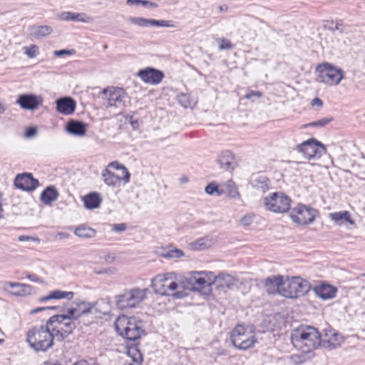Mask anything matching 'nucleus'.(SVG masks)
I'll return each instance as SVG.
<instances>
[{"label":"nucleus","mask_w":365,"mask_h":365,"mask_svg":"<svg viewBox=\"0 0 365 365\" xmlns=\"http://www.w3.org/2000/svg\"><path fill=\"white\" fill-rule=\"evenodd\" d=\"M100 97L103 101V106L106 108L115 107L123 110L125 107L127 95L123 88L115 87L104 88L101 92Z\"/></svg>","instance_id":"8"},{"label":"nucleus","mask_w":365,"mask_h":365,"mask_svg":"<svg viewBox=\"0 0 365 365\" xmlns=\"http://www.w3.org/2000/svg\"><path fill=\"white\" fill-rule=\"evenodd\" d=\"M182 283L187 289L207 295L211 292L213 282L205 272H191L184 277Z\"/></svg>","instance_id":"4"},{"label":"nucleus","mask_w":365,"mask_h":365,"mask_svg":"<svg viewBox=\"0 0 365 365\" xmlns=\"http://www.w3.org/2000/svg\"><path fill=\"white\" fill-rule=\"evenodd\" d=\"M262 96V93L259 91H250L245 96V98L251 99L252 101H254V98H260Z\"/></svg>","instance_id":"49"},{"label":"nucleus","mask_w":365,"mask_h":365,"mask_svg":"<svg viewBox=\"0 0 365 365\" xmlns=\"http://www.w3.org/2000/svg\"><path fill=\"white\" fill-rule=\"evenodd\" d=\"M337 289L329 284H322L316 289V294L322 299H332L336 296Z\"/></svg>","instance_id":"30"},{"label":"nucleus","mask_w":365,"mask_h":365,"mask_svg":"<svg viewBox=\"0 0 365 365\" xmlns=\"http://www.w3.org/2000/svg\"><path fill=\"white\" fill-rule=\"evenodd\" d=\"M228 9V7L225 5H222V6H219V10L220 11H227Z\"/></svg>","instance_id":"62"},{"label":"nucleus","mask_w":365,"mask_h":365,"mask_svg":"<svg viewBox=\"0 0 365 365\" xmlns=\"http://www.w3.org/2000/svg\"><path fill=\"white\" fill-rule=\"evenodd\" d=\"M115 327L120 336L130 341L138 339L145 332L143 322L136 317H119L115 323Z\"/></svg>","instance_id":"3"},{"label":"nucleus","mask_w":365,"mask_h":365,"mask_svg":"<svg viewBox=\"0 0 365 365\" xmlns=\"http://www.w3.org/2000/svg\"><path fill=\"white\" fill-rule=\"evenodd\" d=\"M43 103V98L34 93H24L19 95L16 103L21 108L25 110H34L38 108Z\"/></svg>","instance_id":"16"},{"label":"nucleus","mask_w":365,"mask_h":365,"mask_svg":"<svg viewBox=\"0 0 365 365\" xmlns=\"http://www.w3.org/2000/svg\"><path fill=\"white\" fill-rule=\"evenodd\" d=\"M309 289L308 281L295 277L283 281L280 294L287 298H298L307 294Z\"/></svg>","instance_id":"7"},{"label":"nucleus","mask_w":365,"mask_h":365,"mask_svg":"<svg viewBox=\"0 0 365 365\" xmlns=\"http://www.w3.org/2000/svg\"><path fill=\"white\" fill-rule=\"evenodd\" d=\"M172 273H167L162 276L158 275L153 278L151 281V287L154 289L156 293L162 295H170L169 291H174L178 288V283L173 281H170V276Z\"/></svg>","instance_id":"14"},{"label":"nucleus","mask_w":365,"mask_h":365,"mask_svg":"<svg viewBox=\"0 0 365 365\" xmlns=\"http://www.w3.org/2000/svg\"><path fill=\"white\" fill-rule=\"evenodd\" d=\"M68 133L74 135H83L86 132V124L78 120H71L66 125Z\"/></svg>","instance_id":"28"},{"label":"nucleus","mask_w":365,"mask_h":365,"mask_svg":"<svg viewBox=\"0 0 365 365\" xmlns=\"http://www.w3.org/2000/svg\"><path fill=\"white\" fill-rule=\"evenodd\" d=\"M297 150L303 153L307 160H312L320 158L326 153V148L315 138H311L298 145Z\"/></svg>","instance_id":"12"},{"label":"nucleus","mask_w":365,"mask_h":365,"mask_svg":"<svg viewBox=\"0 0 365 365\" xmlns=\"http://www.w3.org/2000/svg\"><path fill=\"white\" fill-rule=\"evenodd\" d=\"M37 130L35 127L29 128L25 132V136L26 138H31L36 134Z\"/></svg>","instance_id":"52"},{"label":"nucleus","mask_w":365,"mask_h":365,"mask_svg":"<svg viewBox=\"0 0 365 365\" xmlns=\"http://www.w3.org/2000/svg\"><path fill=\"white\" fill-rule=\"evenodd\" d=\"M79 309V312L82 317L88 316L89 314H94L97 312L96 305L98 302L91 303L86 301H79L73 302Z\"/></svg>","instance_id":"32"},{"label":"nucleus","mask_w":365,"mask_h":365,"mask_svg":"<svg viewBox=\"0 0 365 365\" xmlns=\"http://www.w3.org/2000/svg\"><path fill=\"white\" fill-rule=\"evenodd\" d=\"M292 200L282 192H275L264 199L267 210L278 213H284L290 209Z\"/></svg>","instance_id":"10"},{"label":"nucleus","mask_w":365,"mask_h":365,"mask_svg":"<svg viewBox=\"0 0 365 365\" xmlns=\"http://www.w3.org/2000/svg\"><path fill=\"white\" fill-rule=\"evenodd\" d=\"M138 76L146 83L156 85L162 81L164 73L156 68L147 67L140 70L138 72Z\"/></svg>","instance_id":"17"},{"label":"nucleus","mask_w":365,"mask_h":365,"mask_svg":"<svg viewBox=\"0 0 365 365\" xmlns=\"http://www.w3.org/2000/svg\"><path fill=\"white\" fill-rule=\"evenodd\" d=\"M217 162L224 171L231 172L237 166L235 155L228 150H223L218 155Z\"/></svg>","instance_id":"18"},{"label":"nucleus","mask_w":365,"mask_h":365,"mask_svg":"<svg viewBox=\"0 0 365 365\" xmlns=\"http://www.w3.org/2000/svg\"><path fill=\"white\" fill-rule=\"evenodd\" d=\"M23 49L24 53L30 58L36 57L39 53L38 46L35 44H32L29 46H24Z\"/></svg>","instance_id":"41"},{"label":"nucleus","mask_w":365,"mask_h":365,"mask_svg":"<svg viewBox=\"0 0 365 365\" xmlns=\"http://www.w3.org/2000/svg\"><path fill=\"white\" fill-rule=\"evenodd\" d=\"M329 217L339 226L344 222H349L351 225L354 224V221L351 218L349 212L346 210L329 213Z\"/></svg>","instance_id":"26"},{"label":"nucleus","mask_w":365,"mask_h":365,"mask_svg":"<svg viewBox=\"0 0 365 365\" xmlns=\"http://www.w3.org/2000/svg\"><path fill=\"white\" fill-rule=\"evenodd\" d=\"M212 244L211 240L208 237H204L197 240L196 242L193 243V247L195 249H206L209 247Z\"/></svg>","instance_id":"42"},{"label":"nucleus","mask_w":365,"mask_h":365,"mask_svg":"<svg viewBox=\"0 0 365 365\" xmlns=\"http://www.w3.org/2000/svg\"><path fill=\"white\" fill-rule=\"evenodd\" d=\"M14 185L21 190L31 192L39 185V182L37 179L33 177L31 173H24L16 175L14 180Z\"/></svg>","instance_id":"15"},{"label":"nucleus","mask_w":365,"mask_h":365,"mask_svg":"<svg viewBox=\"0 0 365 365\" xmlns=\"http://www.w3.org/2000/svg\"><path fill=\"white\" fill-rule=\"evenodd\" d=\"M68 317L63 315H53L47 320V325L51 329V333L57 341H62L71 334L76 327V323L72 320H67Z\"/></svg>","instance_id":"5"},{"label":"nucleus","mask_w":365,"mask_h":365,"mask_svg":"<svg viewBox=\"0 0 365 365\" xmlns=\"http://www.w3.org/2000/svg\"><path fill=\"white\" fill-rule=\"evenodd\" d=\"M341 337L333 330L327 331L324 336H322V343L327 344L328 346L335 348L340 344Z\"/></svg>","instance_id":"34"},{"label":"nucleus","mask_w":365,"mask_h":365,"mask_svg":"<svg viewBox=\"0 0 365 365\" xmlns=\"http://www.w3.org/2000/svg\"><path fill=\"white\" fill-rule=\"evenodd\" d=\"M127 354L133 362L125 363V365H142L143 356L137 345L130 346L128 348Z\"/></svg>","instance_id":"33"},{"label":"nucleus","mask_w":365,"mask_h":365,"mask_svg":"<svg viewBox=\"0 0 365 365\" xmlns=\"http://www.w3.org/2000/svg\"><path fill=\"white\" fill-rule=\"evenodd\" d=\"M183 255V252L177 248L169 249L162 254V256L165 258H180Z\"/></svg>","instance_id":"40"},{"label":"nucleus","mask_w":365,"mask_h":365,"mask_svg":"<svg viewBox=\"0 0 365 365\" xmlns=\"http://www.w3.org/2000/svg\"><path fill=\"white\" fill-rule=\"evenodd\" d=\"M250 183L252 187L262 193L269 190V179L265 175H253Z\"/></svg>","instance_id":"29"},{"label":"nucleus","mask_w":365,"mask_h":365,"mask_svg":"<svg viewBox=\"0 0 365 365\" xmlns=\"http://www.w3.org/2000/svg\"><path fill=\"white\" fill-rule=\"evenodd\" d=\"M50 299H53L52 297H51V293L48 295H47V296L41 297L39 299V302H44L46 301H48V300H50Z\"/></svg>","instance_id":"60"},{"label":"nucleus","mask_w":365,"mask_h":365,"mask_svg":"<svg viewBox=\"0 0 365 365\" xmlns=\"http://www.w3.org/2000/svg\"><path fill=\"white\" fill-rule=\"evenodd\" d=\"M312 106H316V105H317V106H320V107H321V106H322V105H323V102H322V101L320 98H314V99L312 100Z\"/></svg>","instance_id":"56"},{"label":"nucleus","mask_w":365,"mask_h":365,"mask_svg":"<svg viewBox=\"0 0 365 365\" xmlns=\"http://www.w3.org/2000/svg\"><path fill=\"white\" fill-rule=\"evenodd\" d=\"M293 346L304 353H310L322 344V335L311 326L300 327L291 336Z\"/></svg>","instance_id":"1"},{"label":"nucleus","mask_w":365,"mask_h":365,"mask_svg":"<svg viewBox=\"0 0 365 365\" xmlns=\"http://www.w3.org/2000/svg\"><path fill=\"white\" fill-rule=\"evenodd\" d=\"M106 168H108L109 170L110 168L115 170H122L123 173V177L122 178L123 180L125 182V183H127L130 181V174L128 170L124 165L120 164L118 162L113 161L110 163Z\"/></svg>","instance_id":"37"},{"label":"nucleus","mask_w":365,"mask_h":365,"mask_svg":"<svg viewBox=\"0 0 365 365\" xmlns=\"http://www.w3.org/2000/svg\"><path fill=\"white\" fill-rule=\"evenodd\" d=\"M74 233L79 237L88 239L94 237L96 232L90 227L81 225L75 229Z\"/></svg>","instance_id":"36"},{"label":"nucleus","mask_w":365,"mask_h":365,"mask_svg":"<svg viewBox=\"0 0 365 365\" xmlns=\"http://www.w3.org/2000/svg\"><path fill=\"white\" fill-rule=\"evenodd\" d=\"M73 365H88L86 361H80L74 363Z\"/></svg>","instance_id":"63"},{"label":"nucleus","mask_w":365,"mask_h":365,"mask_svg":"<svg viewBox=\"0 0 365 365\" xmlns=\"http://www.w3.org/2000/svg\"><path fill=\"white\" fill-rule=\"evenodd\" d=\"M126 4L128 5H139L141 4V0H127Z\"/></svg>","instance_id":"57"},{"label":"nucleus","mask_w":365,"mask_h":365,"mask_svg":"<svg viewBox=\"0 0 365 365\" xmlns=\"http://www.w3.org/2000/svg\"><path fill=\"white\" fill-rule=\"evenodd\" d=\"M217 41L220 43L219 49L220 50H229L233 47L231 41L227 38H222L217 39Z\"/></svg>","instance_id":"47"},{"label":"nucleus","mask_w":365,"mask_h":365,"mask_svg":"<svg viewBox=\"0 0 365 365\" xmlns=\"http://www.w3.org/2000/svg\"><path fill=\"white\" fill-rule=\"evenodd\" d=\"M173 297L175 299H180L184 297V294L182 292H176L172 294Z\"/></svg>","instance_id":"58"},{"label":"nucleus","mask_w":365,"mask_h":365,"mask_svg":"<svg viewBox=\"0 0 365 365\" xmlns=\"http://www.w3.org/2000/svg\"><path fill=\"white\" fill-rule=\"evenodd\" d=\"M59 193L53 185L46 187L40 196L41 201L46 205H50L58 197Z\"/></svg>","instance_id":"22"},{"label":"nucleus","mask_w":365,"mask_h":365,"mask_svg":"<svg viewBox=\"0 0 365 365\" xmlns=\"http://www.w3.org/2000/svg\"><path fill=\"white\" fill-rule=\"evenodd\" d=\"M44 365H62V364L58 361H56L54 364H51L49 361H45Z\"/></svg>","instance_id":"64"},{"label":"nucleus","mask_w":365,"mask_h":365,"mask_svg":"<svg viewBox=\"0 0 365 365\" xmlns=\"http://www.w3.org/2000/svg\"><path fill=\"white\" fill-rule=\"evenodd\" d=\"M57 235L61 238V239H67L69 237V234L67 233V232H58L57 234Z\"/></svg>","instance_id":"59"},{"label":"nucleus","mask_w":365,"mask_h":365,"mask_svg":"<svg viewBox=\"0 0 365 365\" xmlns=\"http://www.w3.org/2000/svg\"><path fill=\"white\" fill-rule=\"evenodd\" d=\"M102 178L107 185L113 187L123 180L122 178L115 175L108 168H106L102 171Z\"/></svg>","instance_id":"35"},{"label":"nucleus","mask_w":365,"mask_h":365,"mask_svg":"<svg viewBox=\"0 0 365 365\" xmlns=\"http://www.w3.org/2000/svg\"><path fill=\"white\" fill-rule=\"evenodd\" d=\"M59 19L62 21H73L83 23H88L91 21V17L88 16L84 13H75L71 11H64L60 14Z\"/></svg>","instance_id":"23"},{"label":"nucleus","mask_w":365,"mask_h":365,"mask_svg":"<svg viewBox=\"0 0 365 365\" xmlns=\"http://www.w3.org/2000/svg\"><path fill=\"white\" fill-rule=\"evenodd\" d=\"M254 220V215L251 214L245 215L240 219V223L244 226L250 225Z\"/></svg>","instance_id":"48"},{"label":"nucleus","mask_w":365,"mask_h":365,"mask_svg":"<svg viewBox=\"0 0 365 365\" xmlns=\"http://www.w3.org/2000/svg\"><path fill=\"white\" fill-rule=\"evenodd\" d=\"M54 335L47 325L33 327L26 333V342L35 352H46L53 346Z\"/></svg>","instance_id":"2"},{"label":"nucleus","mask_w":365,"mask_h":365,"mask_svg":"<svg viewBox=\"0 0 365 365\" xmlns=\"http://www.w3.org/2000/svg\"><path fill=\"white\" fill-rule=\"evenodd\" d=\"M6 287L12 289L11 293L16 296H24L31 293V287L18 282H7Z\"/></svg>","instance_id":"31"},{"label":"nucleus","mask_w":365,"mask_h":365,"mask_svg":"<svg viewBox=\"0 0 365 365\" xmlns=\"http://www.w3.org/2000/svg\"><path fill=\"white\" fill-rule=\"evenodd\" d=\"M59 309L60 307L57 306L38 307L32 309L30 314H34L44 310H58Z\"/></svg>","instance_id":"50"},{"label":"nucleus","mask_w":365,"mask_h":365,"mask_svg":"<svg viewBox=\"0 0 365 365\" xmlns=\"http://www.w3.org/2000/svg\"><path fill=\"white\" fill-rule=\"evenodd\" d=\"M28 278L33 282L38 281V277L36 274H29L28 275Z\"/></svg>","instance_id":"61"},{"label":"nucleus","mask_w":365,"mask_h":365,"mask_svg":"<svg viewBox=\"0 0 365 365\" xmlns=\"http://www.w3.org/2000/svg\"><path fill=\"white\" fill-rule=\"evenodd\" d=\"M146 292V289H125L122 294L115 296V304L120 309L134 308L144 300Z\"/></svg>","instance_id":"6"},{"label":"nucleus","mask_w":365,"mask_h":365,"mask_svg":"<svg viewBox=\"0 0 365 365\" xmlns=\"http://www.w3.org/2000/svg\"><path fill=\"white\" fill-rule=\"evenodd\" d=\"M178 103L184 108L192 106V101L188 95L182 93L178 96Z\"/></svg>","instance_id":"45"},{"label":"nucleus","mask_w":365,"mask_h":365,"mask_svg":"<svg viewBox=\"0 0 365 365\" xmlns=\"http://www.w3.org/2000/svg\"><path fill=\"white\" fill-rule=\"evenodd\" d=\"M56 110L65 115H69L74 113L76 103L71 97H61L56 101Z\"/></svg>","instance_id":"20"},{"label":"nucleus","mask_w":365,"mask_h":365,"mask_svg":"<svg viewBox=\"0 0 365 365\" xmlns=\"http://www.w3.org/2000/svg\"><path fill=\"white\" fill-rule=\"evenodd\" d=\"M18 240L19 242L30 241V240H32V241L38 240V239H36L33 237L27 236V235H20L18 237Z\"/></svg>","instance_id":"54"},{"label":"nucleus","mask_w":365,"mask_h":365,"mask_svg":"<svg viewBox=\"0 0 365 365\" xmlns=\"http://www.w3.org/2000/svg\"><path fill=\"white\" fill-rule=\"evenodd\" d=\"M317 210L308 205L298 204L290 212L293 222L300 225H306L314 222Z\"/></svg>","instance_id":"13"},{"label":"nucleus","mask_w":365,"mask_h":365,"mask_svg":"<svg viewBox=\"0 0 365 365\" xmlns=\"http://www.w3.org/2000/svg\"><path fill=\"white\" fill-rule=\"evenodd\" d=\"M212 282L213 284L215 283L217 287L230 289L235 284L236 279L230 274L221 273L217 276H214Z\"/></svg>","instance_id":"24"},{"label":"nucleus","mask_w":365,"mask_h":365,"mask_svg":"<svg viewBox=\"0 0 365 365\" xmlns=\"http://www.w3.org/2000/svg\"><path fill=\"white\" fill-rule=\"evenodd\" d=\"M129 21L135 25L140 27L150 26H162V27H173L174 25L170 24V21L148 19L143 17H130Z\"/></svg>","instance_id":"19"},{"label":"nucleus","mask_w":365,"mask_h":365,"mask_svg":"<svg viewBox=\"0 0 365 365\" xmlns=\"http://www.w3.org/2000/svg\"><path fill=\"white\" fill-rule=\"evenodd\" d=\"M126 229V225L124 223L121 224H116L114 225V230L118 232H122L125 230Z\"/></svg>","instance_id":"55"},{"label":"nucleus","mask_w":365,"mask_h":365,"mask_svg":"<svg viewBox=\"0 0 365 365\" xmlns=\"http://www.w3.org/2000/svg\"><path fill=\"white\" fill-rule=\"evenodd\" d=\"M29 34L31 37L35 38H40L49 35L53 29L51 26L47 25H33L29 28Z\"/></svg>","instance_id":"25"},{"label":"nucleus","mask_w":365,"mask_h":365,"mask_svg":"<svg viewBox=\"0 0 365 365\" xmlns=\"http://www.w3.org/2000/svg\"><path fill=\"white\" fill-rule=\"evenodd\" d=\"M205 192L209 195H213L216 192L217 195L220 196L223 192V190H220L215 183L211 182L205 187Z\"/></svg>","instance_id":"46"},{"label":"nucleus","mask_w":365,"mask_h":365,"mask_svg":"<svg viewBox=\"0 0 365 365\" xmlns=\"http://www.w3.org/2000/svg\"><path fill=\"white\" fill-rule=\"evenodd\" d=\"M331 120H332L331 118H322L320 120L314 121L312 123H308V124H305V125H304V128L309 127V126H312V127H324L328 123H329Z\"/></svg>","instance_id":"44"},{"label":"nucleus","mask_w":365,"mask_h":365,"mask_svg":"<svg viewBox=\"0 0 365 365\" xmlns=\"http://www.w3.org/2000/svg\"><path fill=\"white\" fill-rule=\"evenodd\" d=\"M225 188L227 192V195L231 197H235L238 196L239 193L235 186V182L232 180H229L226 185Z\"/></svg>","instance_id":"43"},{"label":"nucleus","mask_w":365,"mask_h":365,"mask_svg":"<svg viewBox=\"0 0 365 365\" xmlns=\"http://www.w3.org/2000/svg\"><path fill=\"white\" fill-rule=\"evenodd\" d=\"M74 297V292H66L63 290H54L51 292V297L53 299H66L68 300H71Z\"/></svg>","instance_id":"38"},{"label":"nucleus","mask_w":365,"mask_h":365,"mask_svg":"<svg viewBox=\"0 0 365 365\" xmlns=\"http://www.w3.org/2000/svg\"><path fill=\"white\" fill-rule=\"evenodd\" d=\"M141 5H143L145 7H150V8H157L158 5L155 3L150 1L148 0H141Z\"/></svg>","instance_id":"53"},{"label":"nucleus","mask_w":365,"mask_h":365,"mask_svg":"<svg viewBox=\"0 0 365 365\" xmlns=\"http://www.w3.org/2000/svg\"><path fill=\"white\" fill-rule=\"evenodd\" d=\"M316 71L318 72L317 81L329 86L338 85L344 78L343 71L329 63L319 64Z\"/></svg>","instance_id":"9"},{"label":"nucleus","mask_w":365,"mask_h":365,"mask_svg":"<svg viewBox=\"0 0 365 365\" xmlns=\"http://www.w3.org/2000/svg\"><path fill=\"white\" fill-rule=\"evenodd\" d=\"M84 206L88 210L100 207L102 199L98 192H91L83 197Z\"/></svg>","instance_id":"27"},{"label":"nucleus","mask_w":365,"mask_h":365,"mask_svg":"<svg viewBox=\"0 0 365 365\" xmlns=\"http://www.w3.org/2000/svg\"><path fill=\"white\" fill-rule=\"evenodd\" d=\"M231 341L237 349L246 350L252 347L256 342L255 336L247 331L245 327L237 325L231 332Z\"/></svg>","instance_id":"11"},{"label":"nucleus","mask_w":365,"mask_h":365,"mask_svg":"<svg viewBox=\"0 0 365 365\" xmlns=\"http://www.w3.org/2000/svg\"><path fill=\"white\" fill-rule=\"evenodd\" d=\"M75 53L73 49H61L54 51V55L57 57H61L65 55H72Z\"/></svg>","instance_id":"51"},{"label":"nucleus","mask_w":365,"mask_h":365,"mask_svg":"<svg viewBox=\"0 0 365 365\" xmlns=\"http://www.w3.org/2000/svg\"><path fill=\"white\" fill-rule=\"evenodd\" d=\"M283 281V277L280 275L269 277L264 280V286L270 294L275 292L281 294Z\"/></svg>","instance_id":"21"},{"label":"nucleus","mask_w":365,"mask_h":365,"mask_svg":"<svg viewBox=\"0 0 365 365\" xmlns=\"http://www.w3.org/2000/svg\"><path fill=\"white\" fill-rule=\"evenodd\" d=\"M78 310L79 309L76 305V307L68 309L66 314L62 315L68 317V319H66L67 320H72L75 322L76 320H78L83 317Z\"/></svg>","instance_id":"39"}]
</instances>
